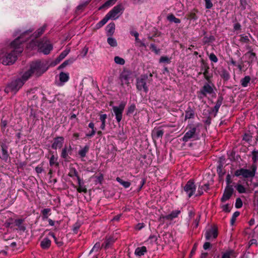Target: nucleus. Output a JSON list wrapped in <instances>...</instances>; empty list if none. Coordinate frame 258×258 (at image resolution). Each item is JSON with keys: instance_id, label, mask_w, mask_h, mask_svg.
<instances>
[{"instance_id": "1", "label": "nucleus", "mask_w": 258, "mask_h": 258, "mask_svg": "<svg viewBox=\"0 0 258 258\" xmlns=\"http://www.w3.org/2000/svg\"><path fill=\"white\" fill-rule=\"evenodd\" d=\"M33 30V29H29L22 33L19 37L10 43L9 48L6 51L2 50L0 60L3 64L10 65L15 62L18 55L23 51V48L21 47L22 43L28 40L30 33Z\"/></svg>"}, {"instance_id": "2", "label": "nucleus", "mask_w": 258, "mask_h": 258, "mask_svg": "<svg viewBox=\"0 0 258 258\" xmlns=\"http://www.w3.org/2000/svg\"><path fill=\"white\" fill-rule=\"evenodd\" d=\"M188 131L181 138L182 141L186 143L191 139L196 140L198 139V134L197 133V126L194 124H188L186 127Z\"/></svg>"}, {"instance_id": "3", "label": "nucleus", "mask_w": 258, "mask_h": 258, "mask_svg": "<svg viewBox=\"0 0 258 258\" xmlns=\"http://www.w3.org/2000/svg\"><path fill=\"white\" fill-rule=\"evenodd\" d=\"M38 51L44 54H48L53 49V46L45 38L37 42Z\"/></svg>"}, {"instance_id": "4", "label": "nucleus", "mask_w": 258, "mask_h": 258, "mask_svg": "<svg viewBox=\"0 0 258 258\" xmlns=\"http://www.w3.org/2000/svg\"><path fill=\"white\" fill-rule=\"evenodd\" d=\"M23 85L24 82L21 81V79L18 78L8 83L5 89V91L7 93L10 92L16 93L20 90Z\"/></svg>"}, {"instance_id": "5", "label": "nucleus", "mask_w": 258, "mask_h": 258, "mask_svg": "<svg viewBox=\"0 0 258 258\" xmlns=\"http://www.w3.org/2000/svg\"><path fill=\"white\" fill-rule=\"evenodd\" d=\"M148 74H144L136 79V88L139 91H143L147 93L149 91L148 86L147 85V81L148 79Z\"/></svg>"}, {"instance_id": "6", "label": "nucleus", "mask_w": 258, "mask_h": 258, "mask_svg": "<svg viewBox=\"0 0 258 258\" xmlns=\"http://www.w3.org/2000/svg\"><path fill=\"white\" fill-rule=\"evenodd\" d=\"M210 83H209L208 82L205 83L200 91L197 92L198 97L199 99H201L203 97H207V95H211L214 93L213 87H214V86L213 84L211 86Z\"/></svg>"}, {"instance_id": "7", "label": "nucleus", "mask_w": 258, "mask_h": 258, "mask_svg": "<svg viewBox=\"0 0 258 258\" xmlns=\"http://www.w3.org/2000/svg\"><path fill=\"white\" fill-rule=\"evenodd\" d=\"M197 186L194 179L188 180L185 185L183 186V190L188 198H191L196 192Z\"/></svg>"}, {"instance_id": "8", "label": "nucleus", "mask_w": 258, "mask_h": 258, "mask_svg": "<svg viewBox=\"0 0 258 258\" xmlns=\"http://www.w3.org/2000/svg\"><path fill=\"white\" fill-rule=\"evenodd\" d=\"M43 63L40 60L33 61L30 64V70L33 74L35 73L37 76H39L43 74L46 70H43Z\"/></svg>"}, {"instance_id": "9", "label": "nucleus", "mask_w": 258, "mask_h": 258, "mask_svg": "<svg viewBox=\"0 0 258 258\" xmlns=\"http://www.w3.org/2000/svg\"><path fill=\"white\" fill-rule=\"evenodd\" d=\"M126 102L121 101L119 106H114L112 110L115 116V119L118 123L122 119V113L126 105Z\"/></svg>"}, {"instance_id": "10", "label": "nucleus", "mask_w": 258, "mask_h": 258, "mask_svg": "<svg viewBox=\"0 0 258 258\" xmlns=\"http://www.w3.org/2000/svg\"><path fill=\"white\" fill-rule=\"evenodd\" d=\"M124 10V7L122 4H118L114 7L107 15L110 19L116 20L118 18V16H117V15L120 13L122 14Z\"/></svg>"}, {"instance_id": "11", "label": "nucleus", "mask_w": 258, "mask_h": 258, "mask_svg": "<svg viewBox=\"0 0 258 258\" xmlns=\"http://www.w3.org/2000/svg\"><path fill=\"white\" fill-rule=\"evenodd\" d=\"M201 69L202 71H203V74L205 79L209 83H211V79L213 76L212 74H209L210 67L208 63L204 59H201Z\"/></svg>"}, {"instance_id": "12", "label": "nucleus", "mask_w": 258, "mask_h": 258, "mask_svg": "<svg viewBox=\"0 0 258 258\" xmlns=\"http://www.w3.org/2000/svg\"><path fill=\"white\" fill-rule=\"evenodd\" d=\"M234 191V190L233 186H226L224 190L222 197L221 198V202L224 203L226 201L229 200L232 196Z\"/></svg>"}, {"instance_id": "13", "label": "nucleus", "mask_w": 258, "mask_h": 258, "mask_svg": "<svg viewBox=\"0 0 258 258\" xmlns=\"http://www.w3.org/2000/svg\"><path fill=\"white\" fill-rule=\"evenodd\" d=\"M218 235V228L216 226H213L211 229L207 230L205 234V238L207 240H210L213 238L215 239Z\"/></svg>"}, {"instance_id": "14", "label": "nucleus", "mask_w": 258, "mask_h": 258, "mask_svg": "<svg viewBox=\"0 0 258 258\" xmlns=\"http://www.w3.org/2000/svg\"><path fill=\"white\" fill-rule=\"evenodd\" d=\"M64 139L63 137H56L53 139V142L51 145V148L53 149L56 150L60 149L64 143Z\"/></svg>"}, {"instance_id": "15", "label": "nucleus", "mask_w": 258, "mask_h": 258, "mask_svg": "<svg viewBox=\"0 0 258 258\" xmlns=\"http://www.w3.org/2000/svg\"><path fill=\"white\" fill-rule=\"evenodd\" d=\"M130 79V74L127 71L122 72L119 76V79L120 80V85L121 86H123L124 84L129 86L130 83L129 82Z\"/></svg>"}, {"instance_id": "16", "label": "nucleus", "mask_w": 258, "mask_h": 258, "mask_svg": "<svg viewBox=\"0 0 258 258\" xmlns=\"http://www.w3.org/2000/svg\"><path fill=\"white\" fill-rule=\"evenodd\" d=\"M72 151V148L71 145L69 147L65 145L62 148L60 156L62 158L64 159L65 161H69L71 157L69 155H71Z\"/></svg>"}, {"instance_id": "17", "label": "nucleus", "mask_w": 258, "mask_h": 258, "mask_svg": "<svg viewBox=\"0 0 258 258\" xmlns=\"http://www.w3.org/2000/svg\"><path fill=\"white\" fill-rule=\"evenodd\" d=\"M49 154L51 155L49 158V165L51 167L55 166L56 168L58 167L59 163L57 161L58 156L56 152H55V154H54L53 151L49 150Z\"/></svg>"}, {"instance_id": "18", "label": "nucleus", "mask_w": 258, "mask_h": 258, "mask_svg": "<svg viewBox=\"0 0 258 258\" xmlns=\"http://www.w3.org/2000/svg\"><path fill=\"white\" fill-rule=\"evenodd\" d=\"M256 170V166L255 165H252L251 170L243 168L242 176L244 178L253 177L255 175Z\"/></svg>"}, {"instance_id": "19", "label": "nucleus", "mask_w": 258, "mask_h": 258, "mask_svg": "<svg viewBox=\"0 0 258 258\" xmlns=\"http://www.w3.org/2000/svg\"><path fill=\"white\" fill-rule=\"evenodd\" d=\"M78 185L77 187V190L79 193H85L86 194L88 191L86 186L84 185V182L82 178L80 177H78L77 179Z\"/></svg>"}, {"instance_id": "20", "label": "nucleus", "mask_w": 258, "mask_h": 258, "mask_svg": "<svg viewBox=\"0 0 258 258\" xmlns=\"http://www.w3.org/2000/svg\"><path fill=\"white\" fill-rule=\"evenodd\" d=\"M115 241V239H114L112 236H109L108 237H106L104 242L102 244V247L105 249H107L111 247Z\"/></svg>"}, {"instance_id": "21", "label": "nucleus", "mask_w": 258, "mask_h": 258, "mask_svg": "<svg viewBox=\"0 0 258 258\" xmlns=\"http://www.w3.org/2000/svg\"><path fill=\"white\" fill-rule=\"evenodd\" d=\"M164 134L163 130L160 127L157 128H154L152 132V136L153 139L158 140L159 139H162Z\"/></svg>"}, {"instance_id": "22", "label": "nucleus", "mask_w": 258, "mask_h": 258, "mask_svg": "<svg viewBox=\"0 0 258 258\" xmlns=\"http://www.w3.org/2000/svg\"><path fill=\"white\" fill-rule=\"evenodd\" d=\"M1 150L2 152V157H1L2 160L7 162L9 158H10L8 152V147L6 144H2L1 145Z\"/></svg>"}, {"instance_id": "23", "label": "nucleus", "mask_w": 258, "mask_h": 258, "mask_svg": "<svg viewBox=\"0 0 258 258\" xmlns=\"http://www.w3.org/2000/svg\"><path fill=\"white\" fill-rule=\"evenodd\" d=\"M24 221V219H15L14 222L15 225L18 227V229L21 232H24L26 229L25 226L23 224Z\"/></svg>"}, {"instance_id": "24", "label": "nucleus", "mask_w": 258, "mask_h": 258, "mask_svg": "<svg viewBox=\"0 0 258 258\" xmlns=\"http://www.w3.org/2000/svg\"><path fill=\"white\" fill-rule=\"evenodd\" d=\"M224 98L222 95H220L218 96L217 101H216L215 106L212 108V111L215 112V116L216 115V114L219 111V109L222 104Z\"/></svg>"}, {"instance_id": "25", "label": "nucleus", "mask_w": 258, "mask_h": 258, "mask_svg": "<svg viewBox=\"0 0 258 258\" xmlns=\"http://www.w3.org/2000/svg\"><path fill=\"white\" fill-rule=\"evenodd\" d=\"M115 25L114 23L111 22L106 27V35L112 36L114 33Z\"/></svg>"}, {"instance_id": "26", "label": "nucleus", "mask_w": 258, "mask_h": 258, "mask_svg": "<svg viewBox=\"0 0 258 258\" xmlns=\"http://www.w3.org/2000/svg\"><path fill=\"white\" fill-rule=\"evenodd\" d=\"M210 185L208 183L204 184L203 185H200L198 187V193L196 197H200L203 195V191H207L210 189Z\"/></svg>"}, {"instance_id": "27", "label": "nucleus", "mask_w": 258, "mask_h": 258, "mask_svg": "<svg viewBox=\"0 0 258 258\" xmlns=\"http://www.w3.org/2000/svg\"><path fill=\"white\" fill-rule=\"evenodd\" d=\"M51 241L48 238H44L40 242V246L43 249H48L51 246Z\"/></svg>"}, {"instance_id": "28", "label": "nucleus", "mask_w": 258, "mask_h": 258, "mask_svg": "<svg viewBox=\"0 0 258 258\" xmlns=\"http://www.w3.org/2000/svg\"><path fill=\"white\" fill-rule=\"evenodd\" d=\"M195 115V111L190 106H188L185 111V120L187 119L194 118Z\"/></svg>"}, {"instance_id": "29", "label": "nucleus", "mask_w": 258, "mask_h": 258, "mask_svg": "<svg viewBox=\"0 0 258 258\" xmlns=\"http://www.w3.org/2000/svg\"><path fill=\"white\" fill-rule=\"evenodd\" d=\"M207 32L204 31V35L205 36L202 39V41L204 44L210 45V43H213L215 41V38L213 35H210L209 37L206 36Z\"/></svg>"}, {"instance_id": "30", "label": "nucleus", "mask_w": 258, "mask_h": 258, "mask_svg": "<svg viewBox=\"0 0 258 258\" xmlns=\"http://www.w3.org/2000/svg\"><path fill=\"white\" fill-rule=\"evenodd\" d=\"M181 213V211L179 210H176L172 211L171 213L166 215V220L172 221L174 219L178 217L179 215Z\"/></svg>"}, {"instance_id": "31", "label": "nucleus", "mask_w": 258, "mask_h": 258, "mask_svg": "<svg viewBox=\"0 0 258 258\" xmlns=\"http://www.w3.org/2000/svg\"><path fill=\"white\" fill-rule=\"evenodd\" d=\"M147 252V249L146 246H142L136 248L135 251V254L136 256H141L144 255Z\"/></svg>"}, {"instance_id": "32", "label": "nucleus", "mask_w": 258, "mask_h": 258, "mask_svg": "<svg viewBox=\"0 0 258 258\" xmlns=\"http://www.w3.org/2000/svg\"><path fill=\"white\" fill-rule=\"evenodd\" d=\"M221 159V158L218 161V165L217 167V172L220 177H222L225 174V171L223 170V165Z\"/></svg>"}, {"instance_id": "33", "label": "nucleus", "mask_w": 258, "mask_h": 258, "mask_svg": "<svg viewBox=\"0 0 258 258\" xmlns=\"http://www.w3.org/2000/svg\"><path fill=\"white\" fill-rule=\"evenodd\" d=\"M89 146L85 145L83 148L78 151V154L80 157L82 159V161H83V158L86 157V154L89 151Z\"/></svg>"}, {"instance_id": "34", "label": "nucleus", "mask_w": 258, "mask_h": 258, "mask_svg": "<svg viewBox=\"0 0 258 258\" xmlns=\"http://www.w3.org/2000/svg\"><path fill=\"white\" fill-rule=\"evenodd\" d=\"M245 55L248 56V62L253 63L257 60V58L255 53L253 52L251 50L247 52Z\"/></svg>"}, {"instance_id": "35", "label": "nucleus", "mask_w": 258, "mask_h": 258, "mask_svg": "<svg viewBox=\"0 0 258 258\" xmlns=\"http://www.w3.org/2000/svg\"><path fill=\"white\" fill-rule=\"evenodd\" d=\"M51 209L49 208H45L41 211L42 220L45 221L48 218V216L50 215Z\"/></svg>"}, {"instance_id": "36", "label": "nucleus", "mask_w": 258, "mask_h": 258, "mask_svg": "<svg viewBox=\"0 0 258 258\" xmlns=\"http://www.w3.org/2000/svg\"><path fill=\"white\" fill-rule=\"evenodd\" d=\"M76 60L74 57H71L63 61L58 68V70L62 69L68 65L72 64Z\"/></svg>"}, {"instance_id": "37", "label": "nucleus", "mask_w": 258, "mask_h": 258, "mask_svg": "<svg viewBox=\"0 0 258 258\" xmlns=\"http://www.w3.org/2000/svg\"><path fill=\"white\" fill-rule=\"evenodd\" d=\"M110 19L108 16L106 14L105 17L96 25V29H99L103 27Z\"/></svg>"}, {"instance_id": "38", "label": "nucleus", "mask_w": 258, "mask_h": 258, "mask_svg": "<svg viewBox=\"0 0 258 258\" xmlns=\"http://www.w3.org/2000/svg\"><path fill=\"white\" fill-rule=\"evenodd\" d=\"M107 115L106 114H99V119L101 122V124L100 125V128L102 130H104L105 129L106 126V120L107 119Z\"/></svg>"}, {"instance_id": "39", "label": "nucleus", "mask_w": 258, "mask_h": 258, "mask_svg": "<svg viewBox=\"0 0 258 258\" xmlns=\"http://www.w3.org/2000/svg\"><path fill=\"white\" fill-rule=\"evenodd\" d=\"M33 74L32 72L29 69L28 71L25 72L23 75L22 76L21 79V81L24 82V84L30 78V77Z\"/></svg>"}, {"instance_id": "40", "label": "nucleus", "mask_w": 258, "mask_h": 258, "mask_svg": "<svg viewBox=\"0 0 258 258\" xmlns=\"http://www.w3.org/2000/svg\"><path fill=\"white\" fill-rule=\"evenodd\" d=\"M219 74L220 77L225 81H228L230 78V74L225 69H223Z\"/></svg>"}, {"instance_id": "41", "label": "nucleus", "mask_w": 258, "mask_h": 258, "mask_svg": "<svg viewBox=\"0 0 258 258\" xmlns=\"http://www.w3.org/2000/svg\"><path fill=\"white\" fill-rule=\"evenodd\" d=\"M59 81L62 83H66L69 80V74L61 72L59 75Z\"/></svg>"}, {"instance_id": "42", "label": "nucleus", "mask_w": 258, "mask_h": 258, "mask_svg": "<svg viewBox=\"0 0 258 258\" xmlns=\"http://www.w3.org/2000/svg\"><path fill=\"white\" fill-rule=\"evenodd\" d=\"M115 3V2L113 0H108L98 8V10L100 11L105 8H108L113 6Z\"/></svg>"}, {"instance_id": "43", "label": "nucleus", "mask_w": 258, "mask_h": 258, "mask_svg": "<svg viewBox=\"0 0 258 258\" xmlns=\"http://www.w3.org/2000/svg\"><path fill=\"white\" fill-rule=\"evenodd\" d=\"M116 180L125 188H128L131 184L130 181H124L119 177H116Z\"/></svg>"}, {"instance_id": "44", "label": "nucleus", "mask_w": 258, "mask_h": 258, "mask_svg": "<svg viewBox=\"0 0 258 258\" xmlns=\"http://www.w3.org/2000/svg\"><path fill=\"white\" fill-rule=\"evenodd\" d=\"M46 27V25L45 24L42 27L37 29L33 34L34 37L35 38H38L44 32Z\"/></svg>"}, {"instance_id": "45", "label": "nucleus", "mask_w": 258, "mask_h": 258, "mask_svg": "<svg viewBox=\"0 0 258 258\" xmlns=\"http://www.w3.org/2000/svg\"><path fill=\"white\" fill-rule=\"evenodd\" d=\"M198 12V10L194 9L192 12H191L187 15V19L189 20H197L198 19V17L196 13Z\"/></svg>"}, {"instance_id": "46", "label": "nucleus", "mask_w": 258, "mask_h": 258, "mask_svg": "<svg viewBox=\"0 0 258 258\" xmlns=\"http://www.w3.org/2000/svg\"><path fill=\"white\" fill-rule=\"evenodd\" d=\"M167 20L170 22H174L176 24H179L181 22L179 19L177 18L173 14H169L167 17Z\"/></svg>"}, {"instance_id": "47", "label": "nucleus", "mask_w": 258, "mask_h": 258, "mask_svg": "<svg viewBox=\"0 0 258 258\" xmlns=\"http://www.w3.org/2000/svg\"><path fill=\"white\" fill-rule=\"evenodd\" d=\"M235 252L233 249H229L225 252H222L221 258H231V256L233 255Z\"/></svg>"}, {"instance_id": "48", "label": "nucleus", "mask_w": 258, "mask_h": 258, "mask_svg": "<svg viewBox=\"0 0 258 258\" xmlns=\"http://www.w3.org/2000/svg\"><path fill=\"white\" fill-rule=\"evenodd\" d=\"M68 176L71 177H74L76 176L78 179V177H80L78 174V172L76 169L74 167H70V171L68 173Z\"/></svg>"}, {"instance_id": "49", "label": "nucleus", "mask_w": 258, "mask_h": 258, "mask_svg": "<svg viewBox=\"0 0 258 258\" xmlns=\"http://www.w3.org/2000/svg\"><path fill=\"white\" fill-rule=\"evenodd\" d=\"M251 78L249 76H246L240 80L241 85L243 87H246L250 82Z\"/></svg>"}, {"instance_id": "50", "label": "nucleus", "mask_w": 258, "mask_h": 258, "mask_svg": "<svg viewBox=\"0 0 258 258\" xmlns=\"http://www.w3.org/2000/svg\"><path fill=\"white\" fill-rule=\"evenodd\" d=\"M70 51V49H66L62 51L59 56L56 58V60L58 62H59L60 60L64 58V57L69 53Z\"/></svg>"}, {"instance_id": "51", "label": "nucleus", "mask_w": 258, "mask_h": 258, "mask_svg": "<svg viewBox=\"0 0 258 258\" xmlns=\"http://www.w3.org/2000/svg\"><path fill=\"white\" fill-rule=\"evenodd\" d=\"M209 59L211 61V66L213 69H214V64L213 63H217L218 61V58L214 53H211L209 55Z\"/></svg>"}, {"instance_id": "52", "label": "nucleus", "mask_w": 258, "mask_h": 258, "mask_svg": "<svg viewBox=\"0 0 258 258\" xmlns=\"http://www.w3.org/2000/svg\"><path fill=\"white\" fill-rule=\"evenodd\" d=\"M136 109V106L135 104L133 103L128 106L126 112V114L127 116L133 114Z\"/></svg>"}, {"instance_id": "53", "label": "nucleus", "mask_w": 258, "mask_h": 258, "mask_svg": "<svg viewBox=\"0 0 258 258\" xmlns=\"http://www.w3.org/2000/svg\"><path fill=\"white\" fill-rule=\"evenodd\" d=\"M108 38L107 39V42L109 45L111 47H116L117 45V42L116 39L114 38L111 37V36H108Z\"/></svg>"}, {"instance_id": "54", "label": "nucleus", "mask_w": 258, "mask_h": 258, "mask_svg": "<svg viewBox=\"0 0 258 258\" xmlns=\"http://www.w3.org/2000/svg\"><path fill=\"white\" fill-rule=\"evenodd\" d=\"M252 136L250 133H245L242 137V140L246 142L250 143L252 141Z\"/></svg>"}, {"instance_id": "55", "label": "nucleus", "mask_w": 258, "mask_h": 258, "mask_svg": "<svg viewBox=\"0 0 258 258\" xmlns=\"http://www.w3.org/2000/svg\"><path fill=\"white\" fill-rule=\"evenodd\" d=\"M252 161L253 163H256L258 161V150L254 149L252 152Z\"/></svg>"}, {"instance_id": "56", "label": "nucleus", "mask_w": 258, "mask_h": 258, "mask_svg": "<svg viewBox=\"0 0 258 258\" xmlns=\"http://www.w3.org/2000/svg\"><path fill=\"white\" fill-rule=\"evenodd\" d=\"M159 63H166L169 64L171 63V58H169L167 56H162L159 61Z\"/></svg>"}, {"instance_id": "57", "label": "nucleus", "mask_w": 258, "mask_h": 258, "mask_svg": "<svg viewBox=\"0 0 258 258\" xmlns=\"http://www.w3.org/2000/svg\"><path fill=\"white\" fill-rule=\"evenodd\" d=\"M240 215V212L238 211L235 212L230 219V224L231 225H233L234 223L235 222L236 218L239 216Z\"/></svg>"}, {"instance_id": "58", "label": "nucleus", "mask_w": 258, "mask_h": 258, "mask_svg": "<svg viewBox=\"0 0 258 258\" xmlns=\"http://www.w3.org/2000/svg\"><path fill=\"white\" fill-rule=\"evenodd\" d=\"M114 60L115 62L118 64L123 65L125 63L124 59L118 56H115Z\"/></svg>"}, {"instance_id": "59", "label": "nucleus", "mask_w": 258, "mask_h": 258, "mask_svg": "<svg viewBox=\"0 0 258 258\" xmlns=\"http://www.w3.org/2000/svg\"><path fill=\"white\" fill-rule=\"evenodd\" d=\"M8 125V121L7 120L2 119L0 123V126L1 128L2 132L3 134L5 133L6 127Z\"/></svg>"}, {"instance_id": "60", "label": "nucleus", "mask_w": 258, "mask_h": 258, "mask_svg": "<svg viewBox=\"0 0 258 258\" xmlns=\"http://www.w3.org/2000/svg\"><path fill=\"white\" fill-rule=\"evenodd\" d=\"M235 187L238 192L240 194H243L246 192L245 188L241 184H238Z\"/></svg>"}, {"instance_id": "61", "label": "nucleus", "mask_w": 258, "mask_h": 258, "mask_svg": "<svg viewBox=\"0 0 258 258\" xmlns=\"http://www.w3.org/2000/svg\"><path fill=\"white\" fill-rule=\"evenodd\" d=\"M150 49L152 51L154 52L156 54H158L160 52V49H157L156 46L154 43H151L150 45Z\"/></svg>"}, {"instance_id": "62", "label": "nucleus", "mask_w": 258, "mask_h": 258, "mask_svg": "<svg viewBox=\"0 0 258 258\" xmlns=\"http://www.w3.org/2000/svg\"><path fill=\"white\" fill-rule=\"evenodd\" d=\"M242 201L240 198H238L236 199V202L235 204V207L237 209L241 208L242 206Z\"/></svg>"}, {"instance_id": "63", "label": "nucleus", "mask_w": 258, "mask_h": 258, "mask_svg": "<svg viewBox=\"0 0 258 258\" xmlns=\"http://www.w3.org/2000/svg\"><path fill=\"white\" fill-rule=\"evenodd\" d=\"M90 2V1H86L77 6V10L80 11L83 10Z\"/></svg>"}, {"instance_id": "64", "label": "nucleus", "mask_w": 258, "mask_h": 258, "mask_svg": "<svg viewBox=\"0 0 258 258\" xmlns=\"http://www.w3.org/2000/svg\"><path fill=\"white\" fill-rule=\"evenodd\" d=\"M247 3L246 0H240V7L242 11L246 9Z\"/></svg>"}]
</instances>
